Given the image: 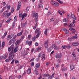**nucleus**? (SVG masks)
I'll return each instance as SVG.
<instances>
[{
	"label": "nucleus",
	"instance_id": "f257e3e1",
	"mask_svg": "<svg viewBox=\"0 0 79 79\" xmlns=\"http://www.w3.org/2000/svg\"><path fill=\"white\" fill-rule=\"evenodd\" d=\"M9 55L10 56L9 57V59L10 60H13V58H14L15 54L13 52H12V51L10 53Z\"/></svg>",
	"mask_w": 79,
	"mask_h": 79
},
{
	"label": "nucleus",
	"instance_id": "f03ea898",
	"mask_svg": "<svg viewBox=\"0 0 79 79\" xmlns=\"http://www.w3.org/2000/svg\"><path fill=\"white\" fill-rule=\"evenodd\" d=\"M39 15V14L38 13H33L32 14V17L33 18H38L39 16H38V15Z\"/></svg>",
	"mask_w": 79,
	"mask_h": 79
},
{
	"label": "nucleus",
	"instance_id": "7ed1b4c3",
	"mask_svg": "<svg viewBox=\"0 0 79 79\" xmlns=\"http://www.w3.org/2000/svg\"><path fill=\"white\" fill-rule=\"evenodd\" d=\"M14 45L13 44H12L11 45V46H10V47H9L8 48V51L9 52H11V50H12L11 52H13V49H14Z\"/></svg>",
	"mask_w": 79,
	"mask_h": 79
},
{
	"label": "nucleus",
	"instance_id": "20e7f679",
	"mask_svg": "<svg viewBox=\"0 0 79 79\" xmlns=\"http://www.w3.org/2000/svg\"><path fill=\"white\" fill-rule=\"evenodd\" d=\"M70 68L71 70H73V69H75V67H74V66L73 64H70Z\"/></svg>",
	"mask_w": 79,
	"mask_h": 79
},
{
	"label": "nucleus",
	"instance_id": "39448f33",
	"mask_svg": "<svg viewBox=\"0 0 79 79\" xmlns=\"http://www.w3.org/2000/svg\"><path fill=\"white\" fill-rule=\"evenodd\" d=\"M27 73L28 74H30L31 73V68H29L28 69L27 72Z\"/></svg>",
	"mask_w": 79,
	"mask_h": 79
},
{
	"label": "nucleus",
	"instance_id": "423d86ee",
	"mask_svg": "<svg viewBox=\"0 0 79 79\" xmlns=\"http://www.w3.org/2000/svg\"><path fill=\"white\" fill-rule=\"evenodd\" d=\"M52 48H54L55 50H58V48L57 47V46L55 44H52Z\"/></svg>",
	"mask_w": 79,
	"mask_h": 79
},
{
	"label": "nucleus",
	"instance_id": "0eeeda50",
	"mask_svg": "<svg viewBox=\"0 0 79 79\" xmlns=\"http://www.w3.org/2000/svg\"><path fill=\"white\" fill-rule=\"evenodd\" d=\"M73 46H77L79 45V43L78 42H73L72 44Z\"/></svg>",
	"mask_w": 79,
	"mask_h": 79
},
{
	"label": "nucleus",
	"instance_id": "6e6552de",
	"mask_svg": "<svg viewBox=\"0 0 79 79\" xmlns=\"http://www.w3.org/2000/svg\"><path fill=\"white\" fill-rule=\"evenodd\" d=\"M27 16V15L26 13H25L24 14H23L22 15V19H24V18H26Z\"/></svg>",
	"mask_w": 79,
	"mask_h": 79
},
{
	"label": "nucleus",
	"instance_id": "1a4fd4ad",
	"mask_svg": "<svg viewBox=\"0 0 79 79\" xmlns=\"http://www.w3.org/2000/svg\"><path fill=\"white\" fill-rule=\"evenodd\" d=\"M61 57V54H59L58 55L56 54V58H58H58H60Z\"/></svg>",
	"mask_w": 79,
	"mask_h": 79
},
{
	"label": "nucleus",
	"instance_id": "9d476101",
	"mask_svg": "<svg viewBox=\"0 0 79 79\" xmlns=\"http://www.w3.org/2000/svg\"><path fill=\"white\" fill-rule=\"evenodd\" d=\"M23 31L24 30H22L17 35V36H20V35H21L23 34Z\"/></svg>",
	"mask_w": 79,
	"mask_h": 79
},
{
	"label": "nucleus",
	"instance_id": "9b49d317",
	"mask_svg": "<svg viewBox=\"0 0 79 79\" xmlns=\"http://www.w3.org/2000/svg\"><path fill=\"white\" fill-rule=\"evenodd\" d=\"M1 58L2 60H5L6 59V58H7V56H6V55H4V56H1Z\"/></svg>",
	"mask_w": 79,
	"mask_h": 79
},
{
	"label": "nucleus",
	"instance_id": "f8f14e48",
	"mask_svg": "<svg viewBox=\"0 0 79 79\" xmlns=\"http://www.w3.org/2000/svg\"><path fill=\"white\" fill-rule=\"evenodd\" d=\"M11 38H12V37L11 35H8L6 39L8 40H10L11 39Z\"/></svg>",
	"mask_w": 79,
	"mask_h": 79
},
{
	"label": "nucleus",
	"instance_id": "ddd939ff",
	"mask_svg": "<svg viewBox=\"0 0 79 79\" xmlns=\"http://www.w3.org/2000/svg\"><path fill=\"white\" fill-rule=\"evenodd\" d=\"M18 47H15L14 51V53H16V52H18Z\"/></svg>",
	"mask_w": 79,
	"mask_h": 79
},
{
	"label": "nucleus",
	"instance_id": "4468645a",
	"mask_svg": "<svg viewBox=\"0 0 79 79\" xmlns=\"http://www.w3.org/2000/svg\"><path fill=\"white\" fill-rule=\"evenodd\" d=\"M45 54H43L42 55V60H43V61H44L45 60Z\"/></svg>",
	"mask_w": 79,
	"mask_h": 79
},
{
	"label": "nucleus",
	"instance_id": "2eb2a0df",
	"mask_svg": "<svg viewBox=\"0 0 79 79\" xmlns=\"http://www.w3.org/2000/svg\"><path fill=\"white\" fill-rule=\"evenodd\" d=\"M27 22H26L24 23H23V24L22 23H21V25H22V26H23V27H24V26H26L27 25Z\"/></svg>",
	"mask_w": 79,
	"mask_h": 79
},
{
	"label": "nucleus",
	"instance_id": "dca6fc26",
	"mask_svg": "<svg viewBox=\"0 0 79 79\" xmlns=\"http://www.w3.org/2000/svg\"><path fill=\"white\" fill-rule=\"evenodd\" d=\"M59 5H60L59 3L57 2H56L54 6H56V7H58V6H59Z\"/></svg>",
	"mask_w": 79,
	"mask_h": 79
},
{
	"label": "nucleus",
	"instance_id": "f3484780",
	"mask_svg": "<svg viewBox=\"0 0 79 79\" xmlns=\"http://www.w3.org/2000/svg\"><path fill=\"white\" fill-rule=\"evenodd\" d=\"M5 42H3L2 43V48H0V50H1V49H2V48L5 46Z\"/></svg>",
	"mask_w": 79,
	"mask_h": 79
},
{
	"label": "nucleus",
	"instance_id": "a211bd4d",
	"mask_svg": "<svg viewBox=\"0 0 79 79\" xmlns=\"http://www.w3.org/2000/svg\"><path fill=\"white\" fill-rule=\"evenodd\" d=\"M17 19H18V16H15L14 19V22H16L17 21Z\"/></svg>",
	"mask_w": 79,
	"mask_h": 79
},
{
	"label": "nucleus",
	"instance_id": "6ab92c4d",
	"mask_svg": "<svg viewBox=\"0 0 79 79\" xmlns=\"http://www.w3.org/2000/svg\"><path fill=\"white\" fill-rule=\"evenodd\" d=\"M71 18H73V19H75V20L76 19V17H75V16L73 14L71 15Z\"/></svg>",
	"mask_w": 79,
	"mask_h": 79
},
{
	"label": "nucleus",
	"instance_id": "aec40b11",
	"mask_svg": "<svg viewBox=\"0 0 79 79\" xmlns=\"http://www.w3.org/2000/svg\"><path fill=\"white\" fill-rule=\"evenodd\" d=\"M19 42H20L19 40H17L15 43V44L17 45H18L19 44Z\"/></svg>",
	"mask_w": 79,
	"mask_h": 79
},
{
	"label": "nucleus",
	"instance_id": "412c9836",
	"mask_svg": "<svg viewBox=\"0 0 79 79\" xmlns=\"http://www.w3.org/2000/svg\"><path fill=\"white\" fill-rule=\"evenodd\" d=\"M51 13H52V11L50 10L49 11L48 13L47 14V16H49L50 15H51Z\"/></svg>",
	"mask_w": 79,
	"mask_h": 79
},
{
	"label": "nucleus",
	"instance_id": "4be33fe9",
	"mask_svg": "<svg viewBox=\"0 0 79 79\" xmlns=\"http://www.w3.org/2000/svg\"><path fill=\"white\" fill-rule=\"evenodd\" d=\"M35 67L36 68H39L40 67V64L38 63L35 65Z\"/></svg>",
	"mask_w": 79,
	"mask_h": 79
},
{
	"label": "nucleus",
	"instance_id": "5701e85b",
	"mask_svg": "<svg viewBox=\"0 0 79 79\" xmlns=\"http://www.w3.org/2000/svg\"><path fill=\"white\" fill-rule=\"evenodd\" d=\"M67 40L69 42H72V38H69L67 39Z\"/></svg>",
	"mask_w": 79,
	"mask_h": 79
},
{
	"label": "nucleus",
	"instance_id": "b1692460",
	"mask_svg": "<svg viewBox=\"0 0 79 79\" xmlns=\"http://www.w3.org/2000/svg\"><path fill=\"white\" fill-rule=\"evenodd\" d=\"M51 3L52 5H55V4L56 2L52 0L51 1Z\"/></svg>",
	"mask_w": 79,
	"mask_h": 79
},
{
	"label": "nucleus",
	"instance_id": "393cba45",
	"mask_svg": "<svg viewBox=\"0 0 79 79\" xmlns=\"http://www.w3.org/2000/svg\"><path fill=\"white\" fill-rule=\"evenodd\" d=\"M64 30V31L66 32V34H68V33H69V31L66 29L65 28Z\"/></svg>",
	"mask_w": 79,
	"mask_h": 79
},
{
	"label": "nucleus",
	"instance_id": "a878e982",
	"mask_svg": "<svg viewBox=\"0 0 79 79\" xmlns=\"http://www.w3.org/2000/svg\"><path fill=\"white\" fill-rule=\"evenodd\" d=\"M75 26V24L74 23H72L69 25V27H74Z\"/></svg>",
	"mask_w": 79,
	"mask_h": 79
},
{
	"label": "nucleus",
	"instance_id": "bb28decb",
	"mask_svg": "<svg viewBox=\"0 0 79 79\" xmlns=\"http://www.w3.org/2000/svg\"><path fill=\"white\" fill-rule=\"evenodd\" d=\"M63 22H64V23H67L68 21V19H63Z\"/></svg>",
	"mask_w": 79,
	"mask_h": 79
},
{
	"label": "nucleus",
	"instance_id": "cd10ccee",
	"mask_svg": "<svg viewBox=\"0 0 79 79\" xmlns=\"http://www.w3.org/2000/svg\"><path fill=\"white\" fill-rule=\"evenodd\" d=\"M47 30L48 29H46L44 31V34L46 35H47Z\"/></svg>",
	"mask_w": 79,
	"mask_h": 79
},
{
	"label": "nucleus",
	"instance_id": "c85d7f7f",
	"mask_svg": "<svg viewBox=\"0 0 79 79\" xmlns=\"http://www.w3.org/2000/svg\"><path fill=\"white\" fill-rule=\"evenodd\" d=\"M11 15V12H10L9 13L7 14V15H6V16L7 18H9V17H10Z\"/></svg>",
	"mask_w": 79,
	"mask_h": 79
},
{
	"label": "nucleus",
	"instance_id": "c756f323",
	"mask_svg": "<svg viewBox=\"0 0 79 79\" xmlns=\"http://www.w3.org/2000/svg\"><path fill=\"white\" fill-rule=\"evenodd\" d=\"M54 19L55 18H54V17H52L51 18L50 21H51L52 22L54 21Z\"/></svg>",
	"mask_w": 79,
	"mask_h": 79
},
{
	"label": "nucleus",
	"instance_id": "7c9ffc66",
	"mask_svg": "<svg viewBox=\"0 0 79 79\" xmlns=\"http://www.w3.org/2000/svg\"><path fill=\"white\" fill-rule=\"evenodd\" d=\"M34 73V74H36V75H37L38 74V72H37V71L36 70H35V71H34V72H33Z\"/></svg>",
	"mask_w": 79,
	"mask_h": 79
},
{
	"label": "nucleus",
	"instance_id": "2f4dec72",
	"mask_svg": "<svg viewBox=\"0 0 79 79\" xmlns=\"http://www.w3.org/2000/svg\"><path fill=\"white\" fill-rule=\"evenodd\" d=\"M38 8H43V6L41 4H39L38 6Z\"/></svg>",
	"mask_w": 79,
	"mask_h": 79
},
{
	"label": "nucleus",
	"instance_id": "473e14b6",
	"mask_svg": "<svg viewBox=\"0 0 79 79\" xmlns=\"http://www.w3.org/2000/svg\"><path fill=\"white\" fill-rule=\"evenodd\" d=\"M72 39H77V37L75 36H72Z\"/></svg>",
	"mask_w": 79,
	"mask_h": 79
},
{
	"label": "nucleus",
	"instance_id": "72a5a7b5",
	"mask_svg": "<svg viewBox=\"0 0 79 79\" xmlns=\"http://www.w3.org/2000/svg\"><path fill=\"white\" fill-rule=\"evenodd\" d=\"M35 20L36 23H38V18H35Z\"/></svg>",
	"mask_w": 79,
	"mask_h": 79
},
{
	"label": "nucleus",
	"instance_id": "f704fd0d",
	"mask_svg": "<svg viewBox=\"0 0 79 79\" xmlns=\"http://www.w3.org/2000/svg\"><path fill=\"white\" fill-rule=\"evenodd\" d=\"M44 45L45 46H48V41L45 42L44 43Z\"/></svg>",
	"mask_w": 79,
	"mask_h": 79
},
{
	"label": "nucleus",
	"instance_id": "c9c22d12",
	"mask_svg": "<svg viewBox=\"0 0 79 79\" xmlns=\"http://www.w3.org/2000/svg\"><path fill=\"white\" fill-rule=\"evenodd\" d=\"M58 68H60V64H56V68L58 69Z\"/></svg>",
	"mask_w": 79,
	"mask_h": 79
},
{
	"label": "nucleus",
	"instance_id": "e433bc0d",
	"mask_svg": "<svg viewBox=\"0 0 79 79\" xmlns=\"http://www.w3.org/2000/svg\"><path fill=\"white\" fill-rule=\"evenodd\" d=\"M61 69L62 71H66V69L65 68H61Z\"/></svg>",
	"mask_w": 79,
	"mask_h": 79
},
{
	"label": "nucleus",
	"instance_id": "4c0bfd02",
	"mask_svg": "<svg viewBox=\"0 0 79 79\" xmlns=\"http://www.w3.org/2000/svg\"><path fill=\"white\" fill-rule=\"evenodd\" d=\"M18 6H21V2H18Z\"/></svg>",
	"mask_w": 79,
	"mask_h": 79
},
{
	"label": "nucleus",
	"instance_id": "58836bf2",
	"mask_svg": "<svg viewBox=\"0 0 79 79\" xmlns=\"http://www.w3.org/2000/svg\"><path fill=\"white\" fill-rule=\"evenodd\" d=\"M40 35V33H39L36 35V38H38L39 37V35Z\"/></svg>",
	"mask_w": 79,
	"mask_h": 79
},
{
	"label": "nucleus",
	"instance_id": "ea45409f",
	"mask_svg": "<svg viewBox=\"0 0 79 79\" xmlns=\"http://www.w3.org/2000/svg\"><path fill=\"white\" fill-rule=\"evenodd\" d=\"M24 39V36L23 35L21 37L20 40V41H22Z\"/></svg>",
	"mask_w": 79,
	"mask_h": 79
},
{
	"label": "nucleus",
	"instance_id": "a19ab883",
	"mask_svg": "<svg viewBox=\"0 0 79 79\" xmlns=\"http://www.w3.org/2000/svg\"><path fill=\"white\" fill-rule=\"evenodd\" d=\"M69 31H75V29H73L72 27H70L69 28Z\"/></svg>",
	"mask_w": 79,
	"mask_h": 79
},
{
	"label": "nucleus",
	"instance_id": "79ce46f5",
	"mask_svg": "<svg viewBox=\"0 0 79 79\" xmlns=\"http://www.w3.org/2000/svg\"><path fill=\"white\" fill-rule=\"evenodd\" d=\"M11 18H10V19H8L6 21V23H8L10 21H11Z\"/></svg>",
	"mask_w": 79,
	"mask_h": 79
},
{
	"label": "nucleus",
	"instance_id": "37998d69",
	"mask_svg": "<svg viewBox=\"0 0 79 79\" xmlns=\"http://www.w3.org/2000/svg\"><path fill=\"white\" fill-rule=\"evenodd\" d=\"M10 8H11V6L10 5L8 6H7V10H10Z\"/></svg>",
	"mask_w": 79,
	"mask_h": 79
},
{
	"label": "nucleus",
	"instance_id": "c03bdc74",
	"mask_svg": "<svg viewBox=\"0 0 79 79\" xmlns=\"http://www.w3.org/2000/svg\"><path fill=\"white\" fill-rule=\"evenodd\" d=\"M32 41H30L28 42V45L29 46H31V44H32Z\"/></svg>",
	"mask_w": 79,
	"mask_h": 79
},
{
	"label": "nucleus",
	"instance_id": "a18cd8bd",
	"mask_svg": "<svg viewBox=\"0 0 79 79\" xmlns=\"http://www.w3.org/2000/svg\"><path fill=\"white\" fill-rule=\"evenodd\" d=\"M67 48V47L66 46H63L62 47V48L63 49H66Z\"/></svg>",
	"mask_w": 79,
	"mask_h": 79
},
{
	"label": "nucleus",
	"instance_id": "49530a36",
	"mask_svg": "<svg viewBox=\"0 0 79 79\" xmlns=\"http://www.w3.org/2000/svg\"><path fill=\"white\" fill-rule=\"evenodd\" d=\"M39 29L38 28L36 30V31H35V33H37L38 32H39Z\"/></svg>",
	"mask_w": 79,
	"mask_h": 79
},
{
	"label": "nucleus",
	"instance_id": "de8ad7c7",
	"mask_svg": "<svg viewBox=\"0 0 79 79\" xmlns=\"http://www.w3.org/2000/svg\"><path fill=\"white\" fill-rule=\"evenodd\" d=\"M41 48H42L41 47H39L36 49V50H37V51H39V50H41Z\"/></svg>",
	"mask_w": 79,
	"mask_h": 79
},
{
	"label": "nucleus",
	"instance_id": "09e8293b",
	"mask_svg": "<svg viewBox=\"0 0 79 79\" xmlns=\"http://www.w3.org/2000/svg\"><path fill=\"white\" fill-rule=\"evenodd\" d=\"M13 39L10 40L9 41V43L10 44H12V43H13Z\"/></svg>",
	"mask_w": 79,
	"mask_h": 79
},
{
	"label": "nucleus",
	"instance_id": "8fccbe9b",
	"mask_svg": "<svg viewBox=\"0 0 79 79\" xmlns=\"http://www.w3.org/2000/svg\"><path fill=\"white\" fill-rule=\"evenodd\" d=\"M44 77H48V76H49V74H44Z\"/></svg>",
	"mask_w": 79,
	"mask_h": 79
},
{
	"label": "nucleus",
	"instance_id": "3c124183",
	"mask_svg": "<svg viewBox=\"0 0 79 79\" xmlns=\"http://www.w3.org/2000/svg\"><path fill=\"white\" fill-rule=\"evenodd\" d=\"M21 6H17V10L19 11V8Z\"/></svg>",
	"mask_w": 79,
	"mask_h": 79
},
{
	"label": "nucleus",
	"instance_id": "603ef678",
	"mask_svg": "<svg viewBox=\"0 0 79 79\" xmlns=\"http://www.w3.org/2000/svg\"><path fill=\"white\" fill-rule=\"evenodd\" d=\"M4 12H6V13H5V14L6 15V16L8 14V11H5Z\"/></svg>",
	"mask_w": 79,
	"mask_h": 79
},
{
	"label": "nucleus",
	"instance_id": "864d4df0",
	"mask_svg": "<svg viewBox=\"0 0 79 79\" xmlns=\"http://www.w3.org/2000/svg\"><path fill=\"white\" fill-rule=\"evenodd\" d=\"M5 13H6L5 12H4L3 13V14H2V16L3 17H5V16H6V14H5Z\"/></svg>",
	"mask_w": 79,
	"mask_h": 79
},
{
	"label": "nucleus",
	"instance_id": "5fc2aeb1",
	"mask_svg": "<svg viewBox=\"0 0 79 79\" xmlns=\"http://www.w3.org/2000/svg\"><path fill=\"white\" fill-rule=\"evenodd\" d=\"M14 11H15V9L14 8H12L11 11V12L13 13V12H14Z\"/></svg>",
	"mask_w": 79,
	"mask_h": 79
},
{
	"label": "nucleus",
	"instance_id": "6e6d98bb",
	"mask_svg": "<svg viewBox=\"0 0 79 79\" xmlns=\"http://www.w3.org/2000/svg\"><path fill=\"white\" fill-rule=\"evenodd\" d=\"M60 4H63V2L61 1L60 0V1L58 2Z\"/></svg>",
	"mask_w": 79,
	"mask_h": 79
},
{
	"label": "nucleus",
	"instance_id": "4d7b16f0",
	"mask_svg": "<svg viewBox=\"0 0 79 79\" xmlns=\"http://www.w3.org/2000/svg\"><path fill=\"white\" fill-rule=\"evenodd\" d=\"M34 62H32L31 64V66H34Z\"/></svg>",
	"mask_w": 79,
	"mask_h": 79
},
{
	"label": "nucleus",
	"instance_id": "13d9d810",
	"mask_svg": "<svg viewBox=\"0 0 79 79\" xmlns=\"http://www.w3.org/2000/svg\"><path fill=\"white\" fill-rule=\"evenodd\" d=\"M5 61H6V62H7L8 63V62H9V59H6L5 60Z\"/></svg>",
	"mask_w": 79,
	"mask_h": 79
},
{
	"label": "nucleus",
	"instance_id": "bf43d9fd",
	"mask_svg": "<svg viewBox=\"0 0 79 79\" xmlns=\"http://www.w3.org/2000/svg\"><path fill=\"white\" fill-rule=\"evenodd\" d=\"M32 40L33 41H34L35 40V37H34L32 38Z\"/></svg>",
	"mask_w": 79,
	"mask_h": 79
},
{
	"label": "nucleus",
	"instance_id": "052dcab7",
	"mask_svg": "<svg viewBox=\"0 0 79 79\" xmlns=\"http://www.w3.org/2000/svg\"><path fill=\"white\" fill-rule=\"evenodd\" d=\"M50 64V62H47L46 63V65H47V66L48 65H49V64Z\"/></svg>",
	"mask_w": 79,
	"mask_h": 79
},
{
	"label": "nucleus",
	"instance_id": "680f3d73",
	"mask_svg": "<svg viewBox=\"0 0 79 79\" xmlns=\"http://www.w3.org/2000/svg\"><path fill=\"white\" fill-rule=\"evenodd\" d=\"M23 68V66L22 65H20L19 68V69H21Z\"/></svg>",
	"mask_w": 79,
	"mask_h": 79
},
{
	"label": "nucleus",
	"instance_id": "e2e57ef3",
	"mask_svg": "<svg viewBox=\"0 0 79 79\" xmlns=\"http://www.w3.org/2000/svg\"><path fill=\"white\" fill-rule=\"evenodd\" d=\"M7 35V32H6L4 34V37H6V35Z\"/></svg>",
	"mask_w": 79,
	"mask_h": 79
},
{
	"label": "nucleus",
	"instance_id": "0e129e2a",
	"mask_svg": "<svg viewBox=\"0 0 79 79\" xmlns=\"http://www.w3.org/2000/svg\"><path fill=\"white\" fill-rule=\"evenodd\" d=\"M15 62V59H13L12 60V62L11 63V64H13V63Z\"/></svg>",
	"mask_w": 79,
	"mask_h": 79
},
{
	"label": "nucleus",
	"instance_id": "69168bd1",
	"mask_svg": "<svg viewBox=\"0 0 79 79\" xmlns=\"http://www.w3.org/2000/svg\"><path fill=\"white\" fill-rule=\"evenodd\" d=\"M28 11L29 10L26 9L24 10V11L25 13H27L28 12Z\"/></svg>",
	"mask_w": 79,
	"mask_h": 79
},
{
	"label": "nucleus",
	"instance_id": "338daca9",
	"mask_svg": "<svg viewBox=\"0 0 79 79\" xmlns=\"http://www.w3.org/2000/svg\"><path fill=\"white\" fill-rule=\"evenodd\" d=\"M35 46H38V43H37L36 42L35 44Z\"/></svg>",
	"mask_w": 79,
	"mask_h": 79
},
{
	"label": "nucleus",
	"instance_id": "774afa93",
	"mask_svg": "<svg viewBox=\"0 0 79 79\" xmlns=\"http://www.w3.org/2000/svg\"><path fill=\"white\" fill-rule=\"evenodd\" d=\"M48 79H53V78L51 77H49Z\"/></svg>",
	"mask_w": 79,
	"mask_h": 79
}]
</instances>
